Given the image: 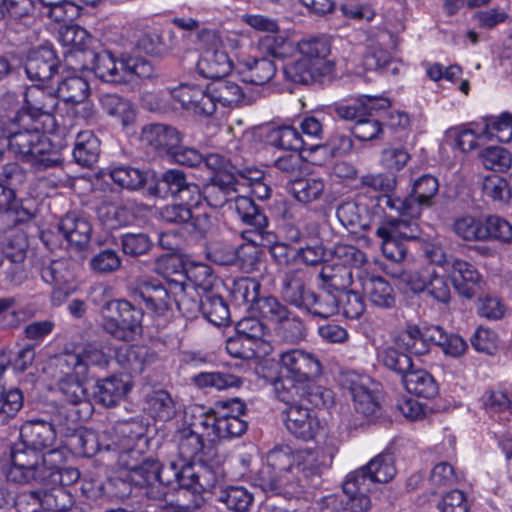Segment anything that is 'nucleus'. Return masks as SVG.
Returning <instances> with one entry per match:
<instances>
[{"label":"nucleus","mask_w":512,"mask_h":512,"mask_svg":"<svg viewBox=\"0 0 512 512\" xmlns=\"http://www.w3.org/2000/svg\"><path fill=\"white\" fill-rule=\"evenodd\" d=\"M279 366V376L273 386L280 401L293 402L301 395H308L317 406L333 404L332 391L315 385L323 373L317 355L302 349H290L279 355Z\"/></svg>","instance_id":"nucleus-1"},{"label":"nucleus","mask_w":512,"mask_h":512,"mask_svg":"<svg viewBox=\"0 0 512 512\" xmlns=\"http://www.w3.org/2000/svg\"><path fill=\"white\" fill-rule=\"evenodd\" d=\"M293 456L282 450H273L268 453L267 464L258 472V485L265 492L282 495H295L299 493V481L296 474L302 472L306 477L320 474L318 466L293 464Z\"/></svg>","instance_id":"nucleus-2"},{"label":"nucleus","mask_w":512,"mask_h":512,"mask_svg":"<svg viewBox=\"0 0 512 512\" xmlns=\"http://www.w3.org/2000/svg\"><path fill=\"white\" fill-rule=\"evenodd\" d=\"M101 328L112 339L129 343L141 337L143 333L142 308L126 299H114L105 302L100 310Z\"/></svg>","instance_id":"nucleus-3"},{"label":"nucleus","mask_w":512,"mask_h":512,"mask_svg":"<svg viewBox=\"0 0 512 512\" xmlns=\"http://www.w3.org/2000/svg\"><path fill=\"white\" fill-rule=\"evenodd\" d=\"M25 106L15 113L9 124L20 128H58L52 112L58 105V95L40 85L28 87L24 93Z\"/></svg>","instance_id":"nucleus-4"},{"label":"nucleus","mask_w":512,"mask_h":512,"mask_svg":"<svg viewBox=\"0 0 512 512\" xmlns=\"http://www.w3.org/2000/svg\"><path fill=\"white\" fill-rule=\"evenodd\" d=\"M197 43L202 54L197 62V70L205 78L220 79L232 70V61L222 48L219 33L212 29L199 30Z\"/></svg>","instance_id":"nucleus-5"},{"label":"nucleus","mask_w":512,"mask_h":512,"mask_svg":"<svg viewBox=\"0 0 512 512\" xmlns=\"http://www.w3.org/2000/svg\"><path fill=\"white\" fill-rule=\"evenodd\" d=\"M308 395H301L293 402H284L288 407L285 414V427L294 437L308 441L312 440L320 430V421L313 410L308 406H317Z\"/></svg>","instance_id":"nucleus-6"},{"label":"nucleus","mask_w":512,"mask_h":512,"mask_svg":"<svg viewBox=\"0 0 512 512\" xmlns=\"http://www.w3.org/2000/svg\"><path fill=\"white\" fill-rule=\"evenodd\" d=\"M366 382L365 377L355 372H346L340 377V385L351 395L355 411L364 417L375 418L378 416L381 406Z\"/></svg>","instance_id":"nucleus-7"},{"label":"nucleus","mask_w":512,"mask_h":512,"mask_svg":"<svg viewBox=\"0 0 512 512\" xmlns=\"http://www.w3.org/2000/svg\"><path fill=\"white\" fill-rule=\"evenodd\" d=\"M163 221L182 226L191 234L205 236L211 227L210 216L206 213L195 214L190 206L175 203L160 210Z\"/></svg>","instance_id":"nucleus-8"},{"label":"nucleus","mask_w":512,"mask_h":512,"mask_svg":"<svg viewBox=\"0 0 512 512\" xmlns=\"http://www.w3.org/2000/svg\"><path fill=\"white\" fill-rule=\"evenodd\" d=\"M132 298L138 304L143 303L146 309L159 315L171 309L172 293L158 280H146L138 283L132 291Z\"/></svg>","instance_id":"nucleus-9"},{"label":"nucleus","mask_w":512,"mask_h":512,"mask_svg":"<svg viewBox=\"0 0 512 512\" xmlns=\"http://www.w3.org/2000/svg\"><path fill=\"white\" fill-rule=\"evenodd\" d=\"M109 363V357L103 350L86 345L80 353L66 352L56 358L58 367H66L75 371L80 377H88L90 367L104 368Z\"/></svg>","instance_id":"nucleus-10"},{"label":"nucleus","mask_w":512,"mask_h":512,"mask_svg":"<svg viewBox=\"0 0 512 512\" xmlns=\"http://www.w3.org/2000/svg\"><path fill=\"white\" fill-rule=\"evenodd\" d=\"M170 98L180 103L185 110L198 116H210L216 106L208 96V92L197 85L181 84L168 92Z\"/></svg>","instance_id":"nucleus-11"},{"label":"nucleus","mask_w":512,"mask_h":512,"mask_svg":"<svg viewBox=\"0 0 512 512\" xmlns=\"http://www.w3.org/2000/svg\"><path fill=\"white\" fill-rule=\"evenodd\" d=\"M58 230L69 246L79 252L87 248L92 235L90 222L76 212L63 216L58 223Z\"/></svg>","instance_id":"nucleus-12"},{"label":"nucleus","mask_w":512,"mask_h":512,"mask_svg":"<svg viewBox=\"0 0 512 512\" xmlns=\"http://www.w3.org/2000/svg\"><path fill=\"white\" fill-rule=\"evenodd\" d=\"M60 368L63 376L57 382L59 392L68 404L83 409L85 416H90L92 405L87 398V391L83 384L87 377H80L75 371L66 367Z\"/></svg>","instance_id":"nucleus-13"},{"label":"nucleus","mask_w":512,"mask_h":512,"mask_svg":"<svg viewBox=\"0 0 512 512\" xmlns=\"http://www.w3.org/2000/svg\"><path fill=\"white\" fill-rule=\"evenodd\" d=\"M58 60L48 46H40L30 51L25 63V72L32 81L45 82L56 73Z\"/></svg>","instance_id":"nucleus-14"},{"label":"nucleus","mask_w":512,"mask_h":512,"mask_svg":"<svg viewBox=\"0 0 512 512\" xmlns=\"http://www.w3.org/2000/svg\"><path fill=\"white\" fill-rule=\"evenodd\" d=\"M297 49L305 60L315 64L318 75H328L334 69V63L328 60L331 44L326 37L304 39L297 44Z\"/></svg>","instance_id":"nucleus-15"},{"label":"nucleus","mask_w":512,"mask_h":512,"mask_svg":"<svg viewBox=\"0 0 512 512\" xmlns=\"http://www.w3.org/2000/svg\"><path fill=\"white\" fill-rule=\"evenodd\" d=\"M378 101L372 97L362 96L351 105H337L333 110L339 118L354 125L370 124L380 127V120L373 115V111L377 110Z\"/></svg>","instance_id":"nucleus-16"},{"label":"nucleus","mask_w":512,"mask_h":512,"mask_svg":"<svg viewBox=\"0 0 512 512\" xmlns=\"http://www.w3.org/2000/svg\"><path fill=\"white\" fill-rule=\"evenodd\" d=\"M56 430L48 420L35 419L27 421L20 429L21 441L37 451L52 449L56 442Z\"/></svg>","instance_id":"nucleus-17"},{"label":"nucleus","mask_w":512,"mask_h":512,"mask_svg":"<svg viewBox=\"0 0 512 512\" xmlns=\"http://www.w3.org/2000/svg\"><path fill=\"white\" fill-rule=\"evenodd\" d=\"M312 289L306 283L304 273L292 270L284 275L281 286V296L286 304L304 311Z\"/></svg>","instance_id":"nucleus-18"},{"label":"nucleus","mask_w":512,"mask_h":512,"mask_svg":"<svg viewBox=\"0 0 512 512\" xmlns=\"http://www.w3.org/2000/svg\"><path fill=\"white\" fill-rule=\"evenodd\" d=\"M362 290L375 307L391 309L396 303V294L390 283L381 276L367 275L362 279Z\"/></svg>","instance_id":"nucleus-19"},{"label":"nucleus","mask_w":512,"mask_h":512,"mask_svg":"<svg viewBox=\"0 0 512 512\" xmlns=\"http://www.w3.org/2000/svg\"><path fill=\"white\" fill-rule=\"evenodd\" d=\"M234 172L215 176L204 186L203 195L207 204L215 209L222 208L236 193Z\"/></svg>","instance_id":"nucleus-20"},{"label":"nucleus","mask_w":512,"mask_h":512,"mask_svg":"<svg viewBox=\"0 0 512 512\" xmlns=\"http://www.w3.org/2000/svg\"><path fill=\"white\" fill-rule=\"evenodd\" d=\"M88 57L91 60L90 70L95 75L110 83H122L127 82L129 79L124 75V70L120 66V62H117L110 52L102 51L100 53H89Z\"/></svg>","instance_id":"nucleus-21"},{"label":"nucleus","mask_w":512,"mask_h":512,"mask_svg":"<svg viewBox=\"0 0 512 512\" xmlns=\"http://www.w3.org/2000/svg\"><path fill=\"white\" fill-rule=\"evenodd\" d=\"M454 287L466 298H472L480 275L475 267L460 259H451L448 267Z\"/></svg>","instance_id":"nucleus-22"},{"label":"nucleus","mask_w":512,"mask_h":512,"mask_svg":"<svg viewBox=\"0 0 512 512\" xmlns=\"http://www.w3.org/2000/svg\"><path fill=\"white\" fill-rule=\"evenodd\" d=\"M126 458V456L123 457L125 469L128 471L127 478L135 486L142 487L151 481L158 480L162 474L169 473L168 468L163 469L156 459L147 457L137 464L135 461L126 460Z\"/></svg>","instance_id":"nucleus-23"},{"label":"nucleus","mask_w":512,"mask_h":512,"mask_svg":"<svg viewBox=\"0 0 512 512\" xmlns=\"http://www.w3.org/2000/svg\"><path fill=\"white\" fill-rule=\"evenodd\" d=\"M131 387L121 377L112 375L100 379L94 386L95 400L105 407L115 406L129 391Z\"/></svg>","instance_id":"nucleus-24"},{"label":"nucleus","mask_w":512,"mask_h":512,"mask_svg":"<svg viewBox=\"0 0 512 512\" xmlns=\"http://www.w3.org/2000/svg\"><path fill=\"white\" fill-rule=\"evenodd\" d=\"M318 278L320 280L319 288L329 290L334 294L345 292L353 282L352 270L330 261L322 266Z\"/></svg>","instance_id":"nucleus-25"},{"label":"nucleus","mask_w":512,"mask_h":512,"mask_svg":"<svg viewBox=\"0 0 512 512\" xmlns=\"http://www.w3.org/2000/svg\"><path fill=\"white\" fill-rule=\"evenodd\" d=\"M103 110L116 118L123 126L137 124V111L134 105L117 94H102L99 98Z\"/></svg>","instance_id":"nucleus-26"},{"label":"nucleus","mask_w":512,"mask_h":512,"mask_svg":"<svg viewBox=\"0 0 512 512\" xmlns=\"http://www.w3.org/2000/svg\"><path fill=\"white\" fill-rule=\"evenodd\" d=\"M216 500L231 512H247L254 502V494L242 485L221 486Z\"/></svg>","instance_id":"nucleus-27"},{"label":"nucleus","mask_w":512,"mask_h":512,"mask_svg":"<svg viewBox=\"0 0 512 512\" xmlns=\"http://www.w3.org/2000/svg\"><path fill=\"white\" fill-rule=\"evenodd\" d=\"M402 383L409 393L425 399H432L439 393L434 377L421 368L413 367L408 374H405Z\"/></svg>","instance_id":"nucleus-28"},{"label":"nucleus","mask_w":512,"mask_h":512,"mask_svg":"<svg viewBox=\"0 0 512 512\" xmlns=\"http://www.w3.org/2000/svg\"><path fill=\"white\" fill-rule=\"evenodd\" d=\"M100 154V140L93 130H80L75 139L73 155L76 162L90 167L97 162Z\"/></svg>","instance_id":"nucleus-29"},{"label":"nucleus","mask_w":512,"mask_h":512,"mask_svg":"<svg viewBox=\"0 0 512 512\" xmlns=\"http://www.w3.org/2000/svg\"><path fill=\"white\" fill-rule=\"evenodd\" d=\"M186 270L182 259L173 253L161 255L155 263V271L168 283L170 290L185 283Z\"/></svg>","instance_id":"nucleus-30"},{"label":"nucleus","mask_w":512,"mask_h":512,"mask_svg":"<svg viewBox=\"0 0 512 512\" xmlns=\"http://www.w3.org/2000/svg\"><path fill=\"white\" fill-rule=\"evenodd\" d=\"M202 425L206 427L211 426L214 434L222 439L240 437L246 432L248 427L246 421L229 413H219L214 418L207 416Z\"/></svg>","instance_id":"nucleus-31"},{"label":"nucleus","mask_w":512,"mask_h":512,"mask_svg":"<svg viewBox=\"0 0 512 512\" xmlns=\"http://www.w3.org/2000/svg\"><path fill=\"white\" fill-rule=\"evenodd\" d=\"M26 234L20 229H8L0 235L2 253L12 263H22L28 249Z\"/></svg>","instance_id":"nucleus-32"},{"label":"nucleus","mask_w":512,"mask_h":512,"mask_svg":"<svg viewBox=\"0 0 512 512\" xmlns=\"http://www.w3.org/2000/svg\"><path fill=\"white\" fill-rule=\"evenodd\" d=\"M261 283L251 277H241L234 280L231 288V297L237 306H247L253 309L260 300Z\"/></svg>","instance_id":"nucleus-33"},{"label":"nucleus","mask_w":512,"mask_h":512,"mask_svg":"<svg viewBox=\"0 0 512 512\" xmlns=\"http://www.w3.org/2000/svg\"><path fill=\"white\" fill-rule=\"evenodd\" d=\"M49 464H10L6 470L8 481L17 484H43L46 483V476Z\"/></svg>","instance_id":"nucleus-34"},{"label":"nucleus","mask_w":512,"mask_h":512,"mask_svg":"<svg viewBox=\"0 0 512 512\" xmlns=\"http://www.w3.org/2000/svg\"><path fill=\"white\" fill-rule=\"evenodd\" d=\"M62 459V454L57 449H49L47 453L41 454L32 447H28L24 442L17 443L11 447L10 461L11 464H51V459Z\"/></svg>","instance_id":"nucleus-35"},{"label":"nucleus","mask_w":512,"mask_h":512,"mask_svg":"<svg viewBox=\"0 0 512 512\" xmlns=\"http://www.w3.org/2000/svg\"><path fill=\"white\" fill-rule=\"evenodd\" d=\"M324 189V181L314 177L299 178L288 184V191L298 202L303 204L319 200Z\"/></svg>","instance_id":"nucleus-36"},{"label":"nucleus","mask_w":512,"mask_h":512,"mask_svg":"<svg viewBox=\"0 0 512 512\" xmlns=\"http://www.w3.org/2000/svg\"><path fill=\"white\" fill-rule=\"evenodd\" d=\"M321 293L312 290L304 313L316 318L326 319L338 313V300L333 292L320 289Z\"/></svg>","instance_id":"nucleus-37"},{"label":"nucleus","mask_w":512,"mask_h":512,"mask_svg":"<svg viewBox=\"0 0 512 512\" xmlns=\"http://www.w3.org/2000/svg\"><path fill=\"white\" fill-rule=\"evenodd\" d=\"M172 301L178 311L187 318H193L202 311V293L184 284L170 290Z\"/></svg>","instance_id":"nucleus-38"},{"label":"nucleus","mask_w":512,"mask_h":512,"mask_svg":"<svg viewBox=\"0 0 512 512\" xmlns=\"http://www.w3.org/2000/svg\"><path fill=\"white\" fill-rule=\"evenodd\" d=\"M202 314L216 326L226 325L230 320V310L224 298L212 292L202 294Z\"/></svg>","instance_id":"nucleus-39"},{"label":"nucleus","mask_w":512,"mask_h":512,"mask_svg":"<svg viewBox=\"0 0 512 512\" xmlns=\"http://www.w3.org/2000/svg\"><path fill=\"white\" fill-rule=\"evenodd\" d=\"M186 180L183 171L170 169L156 179L155 184L149 187V192L159 198L175 197L181 187H184Z\"/></svg>","instance_id":"nucleus-40"},{"label":"nucleus","mask_w":512,"mask_h":512,"mask_svg":"<svg viewBox=\"0 0 512 512\" xmlns=\"http://www.w3.org/2000/svg\"><path fill=\"white\" fill-rule=\"evenodd\" d=\"M119 359L131 373L140 374L145 366L157 361L158 355L146 346L133 345L128 347Z\"/></svg>","instance_id":"nucleus-41"},{"label":"nucleus","mask_w":512,"mask_h":512,"mask_svg":"<svg viewBox=\"0 0 512 512\" xmlns=\"http://www.w3.org/2000/svg\"><path fill=\"white\" fill-rule=\"evenodd\" d=\"M147 410L157 420L168 421L176 414L175 403L166 390H156L146 396Z\"/></svg>","instance_id":"nucleus-42"},{"label":"nucleus","mask_w":512,"mask_h":512,"mask_svg":"<svg viewBox=\"0 0 512 512\" xmlns=\"http://www.w3.org/2000/svg\"><path fill=\"white\" fill-rule=\"evenodd\" d=\"M88 82L80 76H68L57 87V95L65 103L80 104L89 95Z\"/></svg>","instance_id":"nucleus-43"},{"label":"nucleus","mask_w":512,"mask_h":512,"mask_svg":"<svg viewBox=\"0 0 512 512\" xmlns=\"http://www.w3.org/2000/svg\"><path fill=\"white\" fill-rule=\"evenodd\" d=\"M173 481L171 477H169V473L162 474L158 480L151 481V483H147V485L142 486L144 494L147 498L158 501L157 505H147L145 510L150 507H153L154 512H166L168 510L175 509V506L172 503H168L166 501V497L168 494V486L172 485Z\"/></svg>","instance_id":"nucleus-44"},{"label":"nucleus","mask_w":512,"mask_h":512,"mask_svg":"<svg viewBox=\"0 0 512 512\" xmlns=\"http://www.w3.org/2000/svg\"><path fill=\"white\" fill-rule=\"evenodd\" d=\"M193 381L199 388H214L217 390L237 388L243 383L240 377L224 371L201 372L194 376Z\"/></svg>","instance_id":"nucleus-45"},{"label":"nucleus","mask_w":512,"mask_h":512,"mask_svg":"<svg viewBox=\"0 0 512 512\" xmlns=\"http://www.w3.org/2000/svg\"><path fill=\"white\" fill-rule=\"evenodd\" d=\"M141 140L172 156L180 145L181 134L178 130H142Z\"/></svg>","instance_id":"nucleus-46"},{"label":"nucleus","mask_w":512,"mask_h":512,"mask_svg":"<svg viewBox=\"0 0 512 512\" xmlns=\"http://www.w3.org/2000/svg\"><path fill=\"white\" fill-rule=\"evenodd\" d=\"M248 241L235 247V262L246 273L258 270L260 264V244L255 241V237L247 238Z\"/></svg>","instance_id":"nucleus-47"},{"label":"nucleus","mask_w":512,"mask_h":512,"mask_svg":"<svg viewBox=\"0 0 512 512\" xmlns=\"http://www.w3.org/2000/svg\"><path fill=\"white\" fill-rule=\"evenodd\" d=\"M208 96L215 105L216 102H220L224 106H230L242 100L243 92L237 83L220 78L208 87Z\"/></svg>","instance_id":"nucleus-48"},{"label":"nucleus","mask_w":512,"mask_h":512,"mask_svg":"<svg viewBox=\"0 0 512 512\" xmlns=\"http://www.w3.org/2000/svg\"><path fill=\"white\" fill-rule=\"evenodd\" d=\"M395 459L392 453L383 452L369 461L366 468L374 483H387L396 475Z\"/></svg>","instance_id":"nucleus-49"},{"label":"nucleus","mask_w":512,"mask_h":512,"mask_svg":"<svg viewBox=\"0 0 512 512\" xmlns=\"http://www.w3.org/2000/svg\"><path fill=\"white\" fill-rule=\"evenodd\" d=\"M175 439L178 445L179 456L187 462L195 459L203 449V439L200 434L190 427L177 431Z\"/></svg>","instance_id":"nucleus-50"},{"label":"nucleus","mask_w":512,"mask_h":512,"mask_svg":"<svg viewBox=\"0 0 512 512\" xmlns=\"http://www.w3.org/2000/svg\"><path fill=\"white\" fill-rule=\"evenodd\" d=\"M329 261L352 270L361 267L367 260L363 251L349 244H337L329 250Z\"/></svg>","instance_id":"nucleus-51"},{"label":"nucleus","mask_w":512,"mask_h":512,"mask_svg":"<svg viewBox=\"0 0 512 512\" xmlns=\"http://www.w3.org/2000/svg\"><path fill=\"white\" fill-rule=\"evenodd\" d=\"M74 504L72 494L63 487H56L42 490V511L43 512H67Z\"/></svg>","instance_id":"nucleus-52"},{"label":"nucleus","mask_w":512,"mask_h":512,"mask_svg":"<svg viewBox=\"0 0 512 512\" xmlns=\"http://www.w3.org/2000/svg\"><path fill=\"white\" fill-rule=\"evenodd\" d=\"M304 321L291 311L276 324L277 335L285 342L296 344L306 336Z\"/></svg>","instance_id":"nucleus-53"},{"label":"nucleus","mask_w":512,"mask_h":512,"mask_svg":"<svg viewBox=\"0 0 512 512\" xmlns=\"http://www.w3.org/2000/svg\"><path fill=\"white\" fill-rule=\"evenodd\" d=\"M276 71L277 68L272 60L267 58L256 59L252 63L246 64L243 80L255 85H264L275 76Z\"/></svg>","instance_id":"nucleus-54"},{"label":"nucleus","mask_w":512,"mask_h":512,"mask_svg":"<svg viewBox=\"0 0 512 512\" xmlns=\"http://www.w3.org/2000/svg\"><path fill=\"white\" fill-rule=\"evenodd\" d=\"M492 136L490 130H481L480 134H476V130H449L446 133L445 142L453 148L467 152L477 147L480 139L492 138Z\"/></svg>","instance_id":"nucleus-55"},{"label":"nucleus","mask_w":512,"mask_h":512,"mask_svg":"<svg viewBox=\"0 0 512 512\" xmlns=\"http://www.w3.org/2000/svg\"><path fill=\"white\" fill-rule=\"evenodd\" d=\"M389 218L380 225V234L387 236L396 233L401 239L416 240L421 237V229L414 219Z\"/></svg>","instance_id":"nucleus-56"},{"label":"nucleus","mask_w":512,"mask_h":512,"mask_svg":"<svg viewBox=\"0 0 512 512\" xmlns=\"http://www.w3.org/2000/svg\"><path fill=\"white\" fill-rule=\"evenodd\" d=\"M283 75L287 81L295 84H307L318 75L315 64H311L303 57L283 66Z\"/></svg>","instance_id":"nucleus-57"},{"label":"nucleus","mask_w":512,"mask_h":512,"mask_svg":"<svg viewBox=\"0 0 512 512\" xmlns=\"http://www.w3.org/2000/svg\"><path fill=\"white\" fill-rule=\"evenodd\" d=\"M455 233L466 241H486L487 230L484 228V218L464 216L454 223Z\"/></svg>","instance_id":"nucleus-58"},{"label":"nucleus","mask_w":512,"mask_h":512,"mask_svg":"<svg viewBox=\"0 0 512 512\" xmlns=\"http://www.w3.org/2000/svg\"><path fill=\"white\" fill-rule=\"evenodd\" d=\"M438 186L437 179L431 175H423L414 182L409 198L418 204L419 216L423 206L431 205L432 198L438 191Z\"/></svg>","instance_id":"nucleus-59"},{"label":"nucleus","mask_w":512,"mask_h":512,"mask_svg":"<svg viewBox=\"0 0 512 512\" xmlns=\"http://www.w3.org/2000/svg\"><path fill=\"white\" fill-rule=\"evenodd\" d=\"M110 177L116 184L129 190H138L147 181V174L144 171L131 166H121L112 169Z\"/></svg>","instance_id":"nucleus-60"},{"label":"nucleus","mask_w":512,"mask_h":512,"mask_svg":"<svg viewBox=\"0 0 512 512\" xmlns=\"http://www.w3.org/2000/svg\"><path fill=\"white\" fill-rule=\"evenodd\" d=\"M378 206L382 209H389L401 217L417 219L419 217V206L407 196L405 199L385 193L378 197Z\"/></svg>","instance_id":"nucleus-61"},{"label":"nucleus","mask_w":512,"mask_h":512,"mask_svg":"<svg viewBox=\"0 0 512 512\" xmlns=\"http://www.w3.org/2000/svg\"><path fill=\"white\" fill-rule=\"evenodd\" d=\"M7 212L14 213L19 221H28L34 216V213L17 199L13 188L0 183V213Z\"/></svg>","instance_id":"nucleus-62"},{"label":"nucleus","mask_w":512,"mask_h":512,"mask_svg":"<svg viewBox=\"0 0 512 512\" xmlns=\"http://www.w3.org/2000/svg\"><path fill=\"white\" fill-rule=\"evenodd\" d=\"M118 432L123 438L121 446L135 445L138 448H145L148 444L147 426L141 420L131 419L121 423Z\"/></svg>","instance_id":"nucleus-63"},{"label":"nucleus","mask_w":512,"mask_h":512,"mask_svg":"<svg viewBox=\"0 0 512 512\" xmlns=\"http://www.w3.org/2000/svg\"><path fill=\"white\" fill-rule=\"evenodd\" d=\"M379 358L386 368L400 375L401 380L414 367L412 358L409 355L392 347L384 349L380 353Z\"/></svg>","instance_id":"nucleus-64"}]
</instances>
